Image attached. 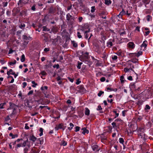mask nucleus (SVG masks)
<instances>
[{
	"label": "nucleus",
	"instance_id": "nucleus-51",
	"mask_svg": "<svg viewBox=\"0 0 153 153\" xmlns=\"http://www.w3.org/2000/svg\"><path fill=\"white\" fill-rule=\"evenodd\" d=\"M150 2V0H145L144 1V3L146 4H147L149 3Z\"/></svg>",
	"mask_w": 153,
	"mask_h": 153
},
{
	"label": "nucleus",
	"instance_id": "nucleus-25",
	"mask_svg": "<svg viewBox=\"0 0 153 153\" xmlns=\"http://www.w3.org/2000/svg\"><path fill=\"white\" fill-rule=\"evenodd\" d=\"M28 140L27 139V140L25 141H24L22 143V147H25L26 146H27V143L28 142Z\"/></svg>",
	"mask_w": 153,
	"mask_h": 153
},
{
	"label": "nucleus",
	"instance_id": "nucleus-63",
	"mask_svg": "<svg viewBox=\"0 0 153 153\" xmlns=\"http://www.w3.org/2000/svg\"><path fill=\"white\" fill-rule=\"evenodd\" d=\"M22 84L23 85V88H25V87L27 85V84L26 82H24L22 83Z\"/></svg>",
	"mask_w": 153,
	"mask_h": 153
},
{
	"label": "nucleus",
	"instance_id": "nucleus-35",
	"mask_svg": "<svg viewBox=\"0 0 153 153\" xmlns=\"http://www.w3.org/2000/svg\"><path fill=\"white\" fill-rule=\"evenodd\" d=\"M16 62V61L15 60H14L13 62H10L9 63V64L10 65H13L14 64H15Z\"/></svg>",
	"mask_w": 153,
	"mask_h": 153
},
{
	"label": "nucleus",
	"instance_id": "nucleus-17",
	"mask_svg": "<svg viewBox=\"0 0 153 153\" xmlns=\"http://www.w3.org/2000/svg\"><path fill=\"white\" fill-rule=\"evenodd\" d=\"M85 114L86 115L88 116L90 114V110L87 108H85Z\"/></svg>",
	"mask_w": 153,
	"mask_h": 153
},
{
	"label": "nucleus",
	"instance_id": "nucleus-23",
	"mask_svg": "<svg viewBox=\"0 0 153 153\" xmlns=\"http://www.w3.org/2000/svg\"><path fill=\"white\" fill-rule=\"evenodd\" d=\"M51 31H52L53 33H56L57 31V29L56 27H55L53 26L51 29V31L50 33H51Z\"/></svg>",
	"mask_w": 153,
	"mask_h": 153
},
{
	"label": "nucleus",
	"instance_id": "nucleus-9",
	"mask_svg": "<svg viewBox=\"0 0 153 153\" xmlns=\"http://www.w3.org/2000/svg\"><path fill=\"white\" fill-rule=\"evenodd\" d=\"M127 45L128 48L131 49H134L135 47V45L132 42H129L128 44Z\"/></svg>",
	"mask_w": 153,
	"mask_h": 153
},
{
	"label": "nucleus",
	"instance_id": "nucleus-44",
	"mask_svg": "<svg viewBox=\"0 0 153 153\" xmlns=\"http://www.w3.org/2000/svg\"><path fill=\"white\" fill-rule=\"evenodd\" d=\"M122 52L120 51H118L116 53V54L119 56H122Z\"/></svg>",
	"mask_w": 153,
	"mask_h": 153
},
{
	"label": "nucleus",
	"instance_id": "nucleus-20",
	"mask_svg": "<svg viewBox=\"0 0 153 153\" xmlns=\"http://www.w3.org/2000/svg\"><path fill=\"white\" fill-rule=\"evenodd\" d=\"M79 88L81 91H82L83 92H85L86 91L85 89L82 85H81L79 86Z\"/></svg>",
	"mask_w": 153,
	"mask_h": 153
},
{
	"label": "nucleus",
	"instance_id": "nucleus-15",
	"mask_svg": "<svg viewBox=\"0 0 153 153\" xmlns=\"http://www.w3.org/2000/svg\"><path fill=\"white\" fill-rule=\"evenodd\" d=\"M25 26L26 25L23 22H21L20 24L19 25V27L20 29L24 30Z\"/></svg>",
	"mask_w": 153,
	"mask_h": 153
},
{
	"label": "nucleus",
	"instance_id": "nucleus-3",
	"mask_svg": "<svg viewBox=\"0 0 153 153\" xmlns=\"http://www.w3.org/2000/svg\"><path fill=\"white\" fill-rule=\"evenodd\" d=\"M119 122L120 123H121L122 122V120L120 119H117L115 120L114 122H113L111 125L113 126L114 128H117L119 125L117 122Z\"/></svg>",
	"mask_w": 153,
	"mask_h": 153
},
{
	"label": "nucleus",
	"instance_id": "nucleus-50",
	"mask_svg": "<svg viewBox=\"0 0 153 153\" xmlns=\"http://www.w3.org/2000/svg\"><path fill=\"white\" fill-rule=\"evenodd\" d=\"M124 76H122L120 77V80H121V83H123L124 82V80L123 79H124Z\"/></svg>",
	"mask_w": 153,
	"mask_h": 153
},
{
	"label": "nucleus",
	"instance_id": "nucleus-14",
	"mask_svg": "<svg viewBox=\"0 0 153 153\" xmlns=\"http://www.w3.org/2000/svg\"><path fill=\"white\" fill-rule=\"evenodd\" d=\"M22 37L24 41H29L28 40L29 39V38H31L30 36L28 37L27 36L25 35H23Z\"/></svg>",
	"mask_w": 153,
	"mask_h": 153
},
{
	"label": "nucleus",
	"instance_id": "nucleus-16",
	"mask_svg": "<svg viewBox=\"0 0 153 153\" xmlns=\"http://www.w3.org/2000/svg\"><path fill=\"white\" fill-rule=\"evenodd\" d=\"M82 130L83 131L82 132V133L84 134H85V133L88 134L89 133V130L87 129L85 127L83 128Z\"/></svg>",
	"mask_w": 153,
	"mask_h": 153
},
{
	"label": "nucleus",
	"instance_id": "nucleus-43",
	"mask_svg": "<svg viewBox=\"0 0 153 153\" xmlns=\"http://www.w3.org/2000/svg\"><path fill=\"white\" fill-rule=\"evenodd\" d=\"M43 31H49L50 30V29L48 28L46 26H43Z\"/></svg>",
	"mask_w": 153,
	"mask_h": 153
},
{
	"label": "nucleus",
	"instance_id": "nucleus-62",
	"mask_svg": "<svg viewBox=\"0 0 153 153\" xmlns=\"http://www.w3.org/2000/svg\"><path fill=\"white\" fill-rule=\"evenodd\" d=\"M22 31L21 30H18L16 32V35L17 36H19L21 33Z\"/></svg>",
	"mask_w": 153,
	"mask_h": 153
},
{
	"label": "nucleus",
	"instance_id": "nucleus-5",
	"mask_svg": "<svg viewBox=\"0 0 153 153\" xmlns=\"http://www.w3.org/2000/svg\"><path fill=\"white\" fill-rule=\"evenodd\" d=\"M66 128V126H64L63 124L62 123L59 124L57 125L55 127V130H58L59 129H62L63 130H64Z\"/></svg>",
	"mask_w": 153,
	"mask_h": 153
},
{
	"label": "nucleus",
	"instance_id": "nucleus-32",
	"mask_svg": "<svg viewBox=\"0 0 153 153\" xmlns=\"http://www.w3.org/2000/svg\"><path fill=\"white\" fill-rule=\"evenodd\" d=\"M20 59H21V61L22 62H23L25 61V55L24 54H22V55Z\"/></svg>",
	"mask_w": 153,
	"mask_h": 153
},
{
	"label": "nucleus",
	"instance_id": "nucleus-39",
	"mask_svg": "<svg viewBox=\"0 0 153 153\" xmlns=\"http://www.w3.org/2000/svg\"><path fill=\"white\" fill-rule=\"evenodd\" d=\"M32 84H33V85H32V87L34 88L36 87V86L37 85H38L34 81H32Z\"/></svg>",
	"mask_w": 153,
	"mask_h": 153
},
{
	"label": "nucleus",
	"instance_id": "nucleus-34",
	"mask_svg": "<svg viewBox=\"0 0 153 153\" xmlns=\"http://www.w3.org/2000/svg\"><path fill=\"white\" fill-rule=\"evenodd\" d=\"M6 103L5 102H4L3 103H1L0 104V109H3L4 108V106L5 105Z\"/></svg>",
	"mask_w": 153,
	"mask_h": 153
},
{
	"label": "nucleus",
	"instance_id": "nucleus-26",
	"mask_svg": "<svg viewBox=\"0 0 153 153\" xmlns=\"http://www.w3.org/2000/svg\"><path fill=\"white\" fill-rule=\"evenodd\" d=\"M9 136L12 137V139L15 138L16 137H18V135L17 134H13L12 133H10L9 134Z\"/></svg>",
	"mask_w": 153,
	"mask_h": 153
},
{
	"label": "nucleus",
	"instance_id": "nucleus-52",
	"mask_svg": "<svg viewBox=\"0 0 153 153\" xmlns=\"http://www.w3.org/2000/svg\"><path fill=\"white\" fill-rule=\"evenodd\" d=\"M77 36L79 38H81L82 37V36L80 34V33L79 32L77 33Z\"/></svg>",
	"mask_w": 153,
	"mask_h": 153
},
{
	"label": "nucleus",
	"instance_id": "nucleus-37",
	"mask_svg": "<svg viewBox=\"0 0 153 153\" xmlns=\"http://www.w3.org/2000/svg\"><path fill=\"white\" fill-rule=\"evenodd\" d=\"M151 107L148 105H146L144 108L145 110H147L150 109Z\"/></svg>",
	"mask_w": 153,
	"mask_h": 153
},
{
	"label": "nucleus",
	"instance_id": "nucleus-45",
	"mask_svg": "<svg viewBox=\"0 0 153 153\" xmlns=\"http://www.w3.org/2000/svg\"><path fill=\"white\" fill-rule=\"evenodd\" d=\"M95 10L96 9L95 8V6H92L91 7V13H93L95 11Z\"/></svg>",
	"mask_w": 153,
	"mask_h": 153
},
{
	"label": "nucleus",
	"instance_id": "nucleus-61",
	"mask_svg": "<svg viewBox=\"0 0 153 153\" xmlns=\"http://www.w3.org/2000/svg\"><path fill=\"white\" fill-rule=\"evenodd\" d=\"M7 15L8 16H9L11 14V11L10 10H7L6 12Z\"/></svg>",
	"mask_w": 153,
	"mask_h": 153
},
{
	"label": "nucleus",
	"instance_id": "nucleus-12",
	"mask_svg": "<svg viewBox=\"0 0 153 153\" xmlns=\"http://www.w3.org/2000/svg\"><path fill=\"white\" fill-rule=\"evenodd\" d=\"M92 147L93 150L95 152H97L99 150L98 146L97 145H94L92 146Z\"/></svg>",
	"mask_w": 153,
	"mask_h": 153
},
{
	"label": "nucleus",
	"instance_id": "nucleus-8",
	"mask_svg": "<svg viewBox=\"0 0 153 153\" xmlns=\"http://www.w3.org/2000/svg\"><path fill=\"white\" fill-rule=\"evenodd\" d=\"M66 18L67 21L68 22L71 21L72 20H74L75 18L70 15L69 13L67 14L66 15Z\"/></svg>",
	"mask_w": 153,
	"mask_h": 153
},
{
	"label": "nucleus",
	"instance_id": "nucleus-30",
	"mask_svg": "<svg viewBox=\"0 0 153 153\" xmlns=\"http://www.w3.org/2000/svg\"><path fill=\"white\" fill-rule=\"evenodd\" d=\"M138 61V59H134V58L131 59L130 61L131 62L134 63H137Z\"/></svg>",
	"mask_w": 153,
	"mask_h": 153
},
{
	"label": "nucleus",
	"instance_id": "nucleus-6",
	"mask_svg": "<svg viewBox=\"0 0 153 153\" xmlns=\"http://www.w3.org/2000/svg\"><path fill=\"white\" fill-rule=\"evenodd\" d=\"M138 134L139 137H140L143 140H145L147 138V136L144 133V132L138 133Z\"/></svg>",
	"mask_w": 153,
	"mask_h": 153
},
{
	"label": "nucleus",
	"instance_id": "nucleus-57",
	"mask_svg": "<svg viewBox=\"0 0 153 153\" xmlns=\"http://www.w3.org/2000/svg\"><path fill=\"white\" fill-rule=\"evenodd\" d=\"M33 92V90H31L27 94V95L29 96L30 95L32 94Z\"/></svg>",
	"mask_w": 153,
	"mask_h": 153
},
{
	"label": "nucleus",
	"instance_id": "nucleus-2",
	"mask_svg": "<svg viewBox=\"0 0 153 153\" xmlns=\"http://www.w3.org/2000/svg\"><path fill=\"white\" fill-rule=\"evenodd\" d=\"M89 53L86 52L80 57V60L81 61H87L89 59L90 57L88 55Z\"/></svg>",
	"mask_w": 153,
	"mask_h": 153
},
{
	"label": "nucleus",
	"instance_id": "nucleus-54",
	"mask_svg": "<svg viewBox=\"0 0 153 153\" xmlns=\"http://www.w3.org/2000/svg\"><path fill=\"white\" fill-rule=\"evenodd\" d=\"M10 119V118L9 116L8 115L5 118V121L6 122H7L8 120H9Z\"/></svg>",
	"mask_w": 153,
	"mask_h": 153
},
{
	"label": "nucleus",
	"instance_id": "nucleus-4",
	"mask_svg": "<svg viewBox=\"0 0 153 153\" xmlns=\"http://www.w3.org/2000/svg\"><path fill=\"white\" fill-rule=\"evenodd\" d=\"M142 54L143 52L141 51H139L137 53H130L129 54V55L131 57L134 58L135 56L138 57L142 55Z\"/></svg>",
	"mask_w": 153,
	"mask_h": 153
},
{
	"label": "nucleus",
	"instance_id": "nucleus-19",
	"mask_svg": "<svg viewBox=\"0 0 153 153\" xmlns=\"http://www.w3.org/2000/svg\"><path fill=\"white\" fill-rule=\"evenodd\" d=\"M24 0H19L17 4L18 6H20L22 7L23 5V4H24Z\"/></svg>",
	"mask_w": 153,
	"mask_h": 153
},
{
	"label": "nucleus",
	"instance_id": "nucleus-47",
	"mask_svg": "<svg viewBox=\"0 0 153 153\" xmlns=\"http://www.w3.org/2000/svg\"><path fill=\"white\" fill-rule=\"evenodd\" d=\"M53 67L54 68H56L58 69L59 68V65L58 64L54 65L53 66Z\"/></svg>",
	"mask_w": 153,
	"mask_h": 153
},
{
	"label": "nucleus",
	"instance_id": "nucleus-33",
	"mask_svg": "<svg viewBox=\"0 0 153 153\" xmlns=\"http://www.w3.org/2000/svg\"><path fill=\"white\" fill-rule=\"evenodd\" d=\"M82 63L81 62H80L79 61L78 62V65L77 66V68L78 69H80L81 68V66Z\"/></svg>",
	"mask_w": 153,
	"mask_h": 153
},
{
	"label": "nucleus",
	"instance_id": "nucleus-58",
	"mask_svg": "<svg viewBox=\"0 0 153 153\" xmlns=\"http://www.w3.org/2000/svg\"><path fill=\"white\" fill-rule=\"evenodd\" d=\"M112 58L113 60H116L117 59V56H114L112 57Z\"/></svg>",
	"mask_w": 153,
	"mask_h": 153
},
{
	"label": "nucleus",
	"instance_id": "nucleus-42",
	"mask_svg": "<svg viewBox=\"0 0 153 153\" xmlns=\"http://www.w3.org/2000/svg\"><path fill=\"white\" fill-rule=\"evenodd\" d=\"M72 44H73V47H76L77 46V44L76 42H75L74 41H73L72 42Z\"/></svg>",
	"mask_w": 153,
	"mask_h": 153
},
{
	"label": "nucleus",
	"instance_id": "nucleus-36",
	"mask_svg": "<svg viewBox=\"0 0 153 153\" xmlns=\"http://www.w3.org/2000/svg\"><path fill=\"white\" fill-rule=\"evenodd\" d=\"M119 142L120 143H122L124 145L123 143L124 142V140L123 138H120L119 139Z\"/></svg>",
	"mask_w": 153,
	"mask_h": 153
},
{
	"label": "nucleus",
	"instance_id": "nucleus-60",
	"mask_svg": "<svg viewBox=\"0 0 153 153\" xmlns=\"http://www.w3.org/2000/svg\"><path fill=\"white\" fill-rule=\"evenodd\" d=\"M105 80V77H102L101 78L100 80L101 82H104Z\"/></svg>",
	"mask_w": 153,
	"mask_h": 153
},
{
	"label": "nucleus",
	"instance_id": "nucleus-24",
	"mask_svg": "<svg viewBox=\"0 0 153 153\" xmlns=\"http://www.w3.org/2000/svg\"><path fill=\"white\" fill-rule=\"evenodd\" d=\"M113 46V43L111 41L108 42L107 43V46L110 48Z\"/></svg>",
	"mask_w": 153,
	"mask_h": 153
},
{
	"label": "nucleus",
	"instance_id": "nucleus-48",
	"mask_svg": "<svg viewBox=\"0 0 153 153\" xmlns=\"http://www.w3.org/2000/svg\"><path fill=\"white\" fill-rule=\"evenodd\" d=\"M104 93V92L102 91H100L99 93L98 94V96L99 97H100L102 94Z\"/></svg>",
	"mask_w": 153,
	"mask_h": 153
},
{
	"label": "nucleus",
	"instance_id": "nucleus-7",
	"mask_svg": "<svg viewBox=\"0 0 153 153\" xmlns=\"http://www.w3.org/2000/svg\"><path fill=\"white\" fill-rule=\"evenodd\" d=\"M16 105L13 103L10 102V109H13V112L10 114V116H12L14 114V111L16 110Z\"/></svg>",
	"mask_w": 153,
	"mask_h": 153
},
{
	"label": "nucleus",
	"instance_id": "nucleus-64",
	"mask_svg": "<svg viewBox=\"0 0 153 153\" xmlns=\"http://www.w3.org/2000/svg\"><path fill=\"white\" fill-rule=\"evenodd\" d=\"M129 69L127 68H124V70L125 72H128L129 71Z\"/></svg>",
	"mask_w": 153,
	"mask_h": 153
},
{
	"label": "nucleus",
	"instance_id": "nucleus-11",
	"mask_svg": "<svg viewBox=\"0 0 153 153\" xmlns=\"http://www.w3.org/2000/svg\"><path fill=\"white\" fill-rule=\"evenodd\" d=\"M89 28V25L87 24H84V25L82 26L81 28V30L82 31H84L86 29H88Z\"/></svg>",
	"mask_w": 153,
	"mask_h": 153
},
{
	"label": "nucleus",
	"instance_id": "nucleus-27",
	"mask_svg": "<svg viewBox=\"0 0 153 153\" xmlns=\"http://www.w3.org/2000/svg\"><path fill=\"white\" fill-rule=\"evenodd\" d=\"M67 142L65 141L64 140H62L60 143V145H62L63 146H65L67 145Z\"/></svg>",
	"mask_w": 153,
	"mask_h": 153
},
{
	"label": "nucleus",
	"instance_id": "nucleus-55",
	"mask_svg": "<svg viewBox=\"0 0 153 153\" xmlns=\"http://www.w3.org/2000/svg\"><path fill=\"white\" fill-rule=\"evenodd\" d=\"M13 71V70L12 69H10L9 70V71H7V74L9 76L11 74V72Z\"/></svg>",
	"mask_w": 153,
	"mask_h": 153
},
{
	"label": "nucleus",
	"instance_id": "nucleus-53",
	"mask_svg": "<svg viewBox=\"0 0 153 153\" xmlns=\"http://www.w3.org/2000/svg\"><path fill=\"white\" fill-rule=\"evenodd\" d=\"M80 129V127L79 126H77L75 127V131L76 132H77L79 131Z\"/></svg>",
	"mask_w": 153,
	"mask_h": 153
},
{
	"label": "nucleus",
	"instance_id": "nucleus-56",
	"mask_svg": "<svg viewBox=\"0 0 153 153\" xmlns=\"http://www.w3.org/2000/svg\"><path fill=\"white\" fill-rule=\"evenodd\" d=\"M22 147V144H18L16 145V149H18V148L20 147Z\"/></svg>",
	"mask_w": 153,
	"mask_h": 153
},
{
	"label": "nucleus",
	"instance_id": "nucleus-22",
	"mask_svg": "<svg viewBox=\"0 0 153 153\" xmlns=\"http://www.w3.org/2000/svg\"><path fill=\"white\" fill-rule=\"evenodd\" d=\"M125 11L123 9L122 11L120 13V14L118 16L119 17H121L122 16L125 14Z\"/></svg>",
	"mask_w": 153,
	"mask_h": 153
},
{
	"label": "nucleus",
	"instance_id": "nucleus-10",
	"mask_svg": "<svg viewBox=\"0 0 153 153\" xmlns=\"http://www.w3.org/2000/svg\"><path fill=\"white\" fill-rule=\"evenodd\" d=\"M138 133H140L144 131L145 129L144 126H142L138 128H137Z\"/></svg>",
	"mask_w": 153,
	"mask_h": 153
},
{
	"label": "nucleus",
	"instance_id": "nucleus-18",
	"mask_svg": "<svg viewBox=\"0 0 153 153\" xmlns=\"http://www.w3.org/2000/svg\"><path fill=\"white\" fill-rule=\"evenodd\" d=\"M27 147H26L24 149V153H27V152L28 151L29 149L30 148V145L27 144Z\"/></svg>",
	"mask_w": 153,
	"mask_h": 153
},
{
	"label": "nucleus",
	"instance_id": "nucleus-31",
	"mask_svg": "<svg viewBox=\"0 0 153 153\" xmlns=\"http://www.w3.org/2000/svg\"><path fill=\"white\" fill-rule=\"evenodd\" d=\"M147 41H144L142 45V46L143 47L145 48H146L147 46Z\"/></svg>",
	"mask_w": 153,
	"mask_h": 153
},
{
	"label": "nucleus",
	"instance_id": "nucleus-29",
	"mask_svg": "<svg viewBox=\"0 0 153 153\" xmlns=\"http://www.w3.org/2000/svg\"><path fill=\"white\" fill-rule=\"evenodd\" d=\"M105 4L107 5H109L111 3V1L110 0H105Z\"/></svg>",
	"mask_w": 153,
	"mask_h": 153
},
{
	"label": "nucleus",
	"instance_id": "nucleus-28",
	"mask_svg": "<svg viewBox=\"0 0 153 153\" xmlns=\"http://www.w3.org/2000/svg\"><path fill=\"white\" fill-rule=\"evenodd\" d=\"M36 138L34 137V136L33 135L30 137V140L32 141L33 142H34L36 141Z\"/></svg>",
	"mask_w": 153,
	"mask_h": 153
},
{
	"label": "nucleus",
	"instance_id": "nucleus-46",
	"mask_svg": "<svg viewBox=\"0 0 153 153\" xmlns=\"http://www.w3.org/2000/svg\"><path fill=\"white\" fill-rule=\"evenodd\" d=\"M29 41H24V42L22 43L23 45H24V47L26 46L28 44Z\"/></svg>",
	"mask_w": 153,
	"mask_h": 153
},
{
	"label": "nucleus",
	"instance_id": "nucleus-40",
	"mask_svg": "<svg viewBox=\"0 0 153 153\" xmlns=\"http://www.w3.org/2000/svg\"><path fill=\"white\" fill-rule=\"evenodd\" d=\"M113 112L115 114L116 116L114 117V118H116L117 117H118L119 116V113H117V111L116 110H114Z\"/></svg>",
	"mask_w": 153,
	"mask_h": 153
},
{
	"label": "nucleus",
	"instance_id": "nucleus-1",
	"mask_svg": "<svg viewBox=\"0 0 153 153\" xmlns=\"http://www.w3.org/2000/svg\"><path fill=\"white\" fill-rule=\"evenodd\" d=\"M61 10V8L58 5L52 6L49 9L48 13H49L53 14L54 15L59 14V12H60Z\"/></svg>",
	"mask_w": 153,
	"mask_h": 153
},
{
	"label": "nucleus",
	"instance_id": "nucleus-49",
	"mask_svg": "<svg viewBox=\"0 0 153 153\" xmlns=\"http://www.w3.org/2000/svg\"><path fill=\"white\" fill-rule=\"evenodd\" d=\"M40 74L43 76H45V75H47V73H46V72H45V71H42Z\"/></svg>",
	"mask_w": 153,
	"mask_h": 153
},
{
	"label": "nucleus",
	"instance_id": "nucleus-21",
	"mask_svg": "<svg viewBox=\"0 0 153 153\" xmlns=\"http://www.w3.org/2000/svg\"><path fill=\"white\" fill-rule=\"evenodd\" d=\"M125 11L123 9L122 11L120 13V14L118 16L119 17H121L122 16L125 14Z\"/></svg>",
	"mask_w": 153,
	"mask_h": 153
},
{
	"label": "nucleus",
	"instance_id": "nucleus-38",
	"mask_svg": "<svg viewBox=\"0 0 153 153\" xmlns=\"http://www.w3.org/2000/svg\"><path fill=\"white\" fill-rule=\"evenodd\" d=\"M39 131L40 132V133L39 134V136H41L43 134V129L42 128H39Z\"/></svg>",
	"mask_w": 153,
	"mask_h": 153
},
{
	"label": "nucleus",
	"instance_id": "nucleus-59",
	"mask_svg": "<svg viewBox=\"0 0 153 153\" xmlns=\"http://www.w3.org/2000/svg\"><path fill=\"white\" fill-rule=\"evenodd\" d=\"M151 16L149 15H148L146 16V18L147 21H149L150 20Z\"/></svg>",
	"mask_w": 153,
	"mask_h": 153
},
{
	"label": "nucleus",
	"instance_id": "nucleus-41",
	"mask_svg": "<svg viewBox=\"0 0 153 153\" xmlns=\"http://www.w3.org/2000/svg\"><path fill=\"white\" fill-rule=\"evenodd\" d=\"M36 5L35 4H34L31 7V10L35 11L36 10Z\"/></svg>",
	"mask_w": 153,
	"mask_h": 153
},
{
	"label": "nucleus",
	"instance_id": "nucleus-13",
	"mask_svg": "<svg viewBox=\"0 0 153 153\" xmlns=\"http://www.w3.org/2000/svg\"><path fill=\"white\" fill-rule=\"evenodd\" d=\"M43 36V40L45 41V42H47L48 41L49 39L48 37V35L47 34H45L43 35H42Z\"/></svg>",
	"mask_w": 153,
	"mask_h": 153
}]
</instances>
